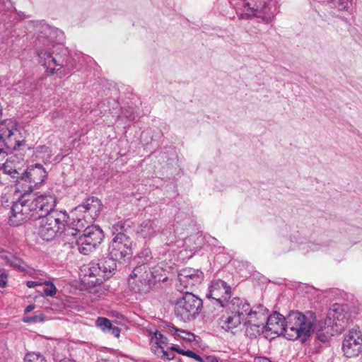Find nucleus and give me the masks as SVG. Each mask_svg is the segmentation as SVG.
<instances>
[{
  "label": "nucleus",
  "instance_id": "1",
  "mask_svg": "<svg viewBox=\"0 0 362 362\" xmlns=\"http://www.w3.org/2000/svg\"><path fill=\"white\" fill-rule=\"evenodd\" d=\"M151 252L144 249L136 257L138 265L133 269L129 279L131 288L136 293H146L156 282V276L151 271Z\"/></svg>",
  "mask_w": 362,
  "mask_h": 362
},
{
  "label": "nucleus",
  "instance_id": "2",
  "mask_svg": "<svg viewBox=\"0 0 362 362\" xmlns=\"http://www.w3.org/2000/svg\"><path fill=\"white\" fill-rule=\"evenodd\" d=\"M349 317L343 307L334 304L329 310L327 317L317 326L316 335L317 339L325 342L334 335L341 334L348 325Z\"/></svg>",
  "mask_w": 362,
  "mask_h": 362
},
{
  "label": "nucleus",
  "instance_id": "3",
  "mask_svg": "<svg viewBox=\"0 0 362 362\" xmlns=\"http://www.w3.org/2000/svg\"><path fill=\"white\" fill-rule=\"evenodd\" d=\"M314 321L315 317L312 312L303 313L298 310L291 311L286 316V338L305 341L314 330Z\"/></svg>",
  "mask_w": 362,
  "mask_h": 362
},
{
  "label": "nucleus",
  "instance_id": "4",
  "mask_svg": "<svg viewBox=\"0 0 362 362\" xmlns=\"http://www.w3.org/2000/svg\"><path fill=\"white\" fill-rule=\"evenodd\" d=\"M126 230L124 221H118L112 226L114 237L109 246V255L112 260L120 262L132 255V240L125 233Z\"/></svg>",
  "mask_w": 362,
  "mask_h": 362
},
{
  "label": "nucleus",
  "instance_id": "5",
  "mask_svg": "<svg viewBox=\"0 0 362 362\" xmlns=\"http://www.w3.org/2000/svg\"><path fill=\"white\" fill-rule=\"evenodd\" d=\"M42 218L38 234L43 240H50L63 233L69 216L66 211H54Z\"/></svg>",
  "mask_w": 362,
  "mask_h": 362
},
{
  "label": "nucleus",
  "instance_id": "6",
  "mask_svg": "<svg viewBox=\"0 0 362 362\" xmlns=\"http://www.w3.org/2000/svg\"><path fill=\"white\" fill-rule=\"evenodd\" d=\"M202 304L201 298L186 291L177 299L175 305V314L184 322L191 321L201 312Z\"/></svg>",
  "mask_w": 362,
  "mask_h": 362
},
{
  "label": "nucleus",
  "instance_id": "7",
  "mask_svg": "<svg viewBox=\"0 0 362 362\" xmlns=\"http://www.w3.org/2000/svg\"><path fill=\"white\" fill-rule=\"evenodd\" d=\"M102 209L103 204L98 198L88 197L72 211L77 221L76 226L83 228L86 224L93 222L100 216Z\"/></svg>",
  "mask_w": 362,
  "mask_h": 362
},
{
  "label": "nucleus",
  "instance_id": "8",
  "mask_svg": "<svg viewBox=\"0 0 362 362\" xmlns=\"http://www.w3.org/2000/svg\"><path fill=\"white\" fill-rule=\"evenodd\" d=\"M27 192H24L18 200L13 204L11 215L9 217L11 225L19 226L31 218H38L33 197Z\"/></svg>",
  "mask_w": 362,
  "mask_h": 362
},
{
  "label": "nucleus",
  "instance_id": "9",
  "mask_svg": "<svg viewBox=\"0 0 362 362\" xmlns=\"http://www.w3.org/2000/svg\"><path fill=\"white\" fill-rule=\"evenodd\" d=\"M47 177L45 169L40 164H35L27 168L25 172L21 175L20 179L16 180L18 190L30 192L45 182Z\"/></svg>",
  "mask_w": 362,
  "mask_h": 362
},
{
  "label": "nucleus",
  "instance_id": "10",
  "mask_svg": "<svg viewBox=\"0 0 362 362\" xmlns=\"http://www.w3.org/2000/svg\"><path fill=\"white\" fill-rule=\"evenodd\" d=\"M103 237V232L99 227L88 226L76 240L77 249L80 253L88 255L101 243Z\"/></svg>",
  "mask_w": 362,
  "mask_h": 362
},
{
  "label": "nucleus",
  "instance_id": "11",
  "mask_svg": "<svg viewBox=\"0 0 362 362\" xmlns=\"http://www.w3.org/2000/svg\"><path fill=\"white\" fill-rule=\"evenodd\" d=\"M231 296V288L226 282L221 279L211 281L209 293L206 294L208 298L214 300L220 307H226L228 299Z\"/></svg>",
  "mask_w": 362,
  "mask_h": 362
},
{
  "label": "nucleus",
  "instance_id": "12",
  "mask_svg": "<svg viewBox=\"0 0 362 362\" xmlns=\"http://www.w3.org/2000/svg\"><path fill=\"white\" fill-rule=\"evenodd\" d=\"M342 350L346 357L358 356L362 351V333L359 329H352L345 337Z\"/></svg>",
  "mask_w": 362,
  "mask_h": 362
},
{
  "label": "nucleus",
  "instance_id": "13",
  "mask_svg": "<svg viewBox=\"0 0 362 362\" xmlns=\"http://www.w3.org/2000/svg\"><path fill=\"white\" fill-rule=\"evenodd\" d=\"M244 13H240V18L247 17L264 18L267 13L271 0H244Z\"/></svg>",
  "mask_w": 362,
  "mask_h": 362
},
{
  "label": "nucleus",
  "instance_id": "14",
  "mask_svg": "<svg viewBox=\"0 0 362 362\" xmlns=\"http://www.w3.org/2000/svg\"><path fill=\"white\" fill-rule=\"evenodd\" d=\"M178 278L180 284L177 285V288L181 291L182 286L191 288L199 284L203 279V273L198 269L185 268L179 273Z\"/></svg>",
  "mask_w": 362,
  "mask_h": 362
},
{
  "label": "nucleus",
  "instance_id": "15",
  "mask_svg": "<svg viewBox=\"0 0 362 362\" xmlns=\"http://www.w3.org/2000/svg\"><path fill=\"white\" fill-rule=\"evenodd\" d=\"M168 339L163 334L156 332L151 339V349L157 356L164 360H172L175 358L173 353L168 352Z\"/></svg>",
  "mask_w": 362,
  "mask_h": 362
},
{
  "label": "nucleus",
  "instance_id": "16",
  "mask_svg": "<svg viewBox=\"0 0 362 362\" xmlns=\"http://www.w3.org/2000/svg\"><path fill=\"white\" fill-rule=\"evenodd\" d=\"M33 199L38 218L47 216L52 212L56 211L54 209L56 206L57 200L54 194H42L37 197H33Z\"/></svg>",
  "mask_w": 362,
  "mask_h": 362
},
{
  "label": "nucleus",
  "instance_id": "17",
  "mask_svg": "<svg viewBox=\"0 0 362 362\" xmlns=\"http://www.w3.org/2000/svg\"><path fill=\"white\" fill-rule=\"evenodd\" d=\"M266 320V324L264 323L266 331H269L277 335L283 334L286 337V317H284L279 313H274L267 317Z\"/></svg>",
  "mask_w": 362,
  "mask_h": 362
},
{
  "label": "nucleus",
  "instance_id": "18",
  "mask_svg": "<svg viewBox=\"0 0 362 362\" xmlns=\"http://www.w3.org/2000/svg\"><path fill=\"white\" fill-rule=\"evenodd\" d=\"M160 230V221L158 219H146L138 225L136 233L143 238L151 239L155 237Z\"/></svg>",
  "mask_w": 362,
  "mask_h": 362
},
{
  "label": "nucleus",
  "instance_id": "19",
  "mask_svg": "<svg viewBox=\"0 0 362 362\" xmlns=\"http://www.w3.org/2000/svg\"><path fill=\"white\" fill-rule=\"evenodd\" d=\"M38 56L40 58V62L46 69V72L48 73L49 75H53L62 67V65L59 64L57 59L53 57L52 54L49 52L41 50L38 52Z\"/></svg>",
  "mask_w": 362,
  "mask_h": 362
},
{
  "label": "nucleus",
  "instance_id": "20",
  "mask_svg": "<svg viewBox=\"0 0 362 362\" xmlns=\"http://www.w3.org/2000/svg\"><path fill=\"white\" fill-rule=\"evenodd\" d=\"M226 306L228 310L233 313V314L238 315L243 320L245 319L250 309V304L239 298H233L226 303Z\"/></svg>",
  "mask_w": 362,
  "mask_h": 362
},
{
  "label": "nucleus",
  "instance_id": "21",
  "mask_svg": "<svg viewBox=\"0 0 362 362\" xmlns=\"http://www.w3.org/2000/svg\"><path fill=\"white\" fill-rule=\"evenodd\" d=\"M244 321L238 315L228 310L226 316L222 317L221 327L226 331H231L238 327Z\"/></svg>",
  "mask_w": 362,
  "mask_h": 362
},
{
  "label": "nucleus",
  "instance_id": "22",
  "mask_svg": "<svg viewBox=\"0 0 362 362\" xmlns=\"http://www.w3.org/2000/svg\"><path fill=\"white\" fill-rule=\"evenodd\" d=\"M168 334L173 336L175 339L180 338L187 341H192L195 339L193 333L187 332L184 329H177L173 325H168L166 327Z\"/></svg>",
  "mask_w": 362,
  "mask_h": 362
},
{
  "label": "nucleus",
  "instance_id": "23",
  "mask_svg": "<svg viewBox=\"0 0 362 362\" xmlns=\"http://www.w3.org/2000/svg\"><path fill=\"white\" fill-rule=\"evenodd\" d=\"M6 262L14 269L20 271L25 272L30 275H33L34 270L31 268H29L28 264L23 262L21 259L12 256L11 257L6 258Z\"/></svg>",
  "mask_w": 362,
  "mask_h": 362
},
{
  "label": "nucleus",
  "instance_id": "24",
  "mask_svg": "<svg viewBox=\"0 0 362 362\" xmlns=\"http://www.w3.org/2000/svg\"><path fill=\"white\" fill-rule=\"evenodd\" d=\"M244 324L246 326V334L250 338L257 337L265 330L264 324L259 323V322L247 323V322L245 321Z\"/></svg>",
  "mask_w": 362,
  "mask_h": 362
},
{
  "label": "nucleus",
  "instance_id": "25",
  "mask_svg": "<svg viewBox=\"0 0 362 362\" xmlns=\"http://www.w3.org/2000/svg\"><path fill=\"white\" fill-rule=\"evenodd\" d=\"M114 261L115 260H112L110 258V259L109 260L101 261L100 263H98L97 265L99 272H98L97 275L100 276V273L102 272L103 277L107 278L109 275L112 272V271L115 270V263L114 262Z\"/></svg>",
  "mask_w": 362,
  "mask_h": 362
},
{
  "label": "nucleus",
  "instance_id": "26",
  "mask_svg": "<svg viewBox=\"0 0 362 362\" xmlns=\"http://www.w3.org/2000/svg\"><path fill=\"white\" fill-rule=\"evenodd\" d=\"M266 319L267 315L264 312L259 310L257 311L250 308L245 320L247 323H251L252 322H259V323L264 324Z\"/></svg>",
  "mask_w": 362,
  "mask_h": 362
},
{
  "label": "nucleus",
  "instance_id": "27",
  "mask_svg": "<svg viewBox=\"0 0 362 362\" xmlns=\"http://www.w3.org/2000/svg\"><path fill=\"white\" fill-rule=\"evenodd\" d=\"M0 170H2L5 174L9 175L11 177L16 178V180L20 179L21 175L13 166V162L8 160H6L2 163Z\"/></svg>",
  "mask_w": 362,
  "mask_h": 362
},
{
  "label": "nucleus",
  "instance_id": "28",
  "mask_svg": "<svg viewBox=\"0 0 362 362\" xmlns=\"http://www.w3.org/2000/svg\"><path fill=\"white\" fill-rule=\"evenodd\" d=\"M34 154L37 158L42 160L45 163L49 161L51 158V151L46 146H37L35 150Z\"/></svg>",
  "mask_w": 362,
  "mask_h": 362
},
{
  "label": "nucleus",
  "instance_id": "29",
  "mask_svg": "<svg viewBox=\"0 0 362 362\" xmlns=\"http://www.w3.org/2000/svg\"><path fill=\"white\" fill-rule=\"evenodd\" d=\"M23 362H47L45 357L37 352H30L25 354Z\"/></svg>",
  "mask_w": 362,
  "mask_h": 362
},
{
  "label": "nucleus",
  "instance_id": "30",
  "mask_svg": "<svg viewBox=\"0 0 362 362\" xmlns=\"http://www.w3.org/2000/svg\"><path fill=\"white\" fill-rule=\"evenodd\" d=\"M97 327H100L103 332H107L112 325L111 322L105 317H98L95 322Z\"/></svg>",
  "mask_w": 362,
  "mask_h": 362
},
{
  "label": "nucleus",
  "instance_id": "31",
  "mask_svg": "<svg viewBox=\"0 0 362 362\" xmlns=\"http://www.w3.org/2000/svg\"><path fill=\"white\" fill-rule=\"evenodd\" d=\"M44 284L47 286L44 289L45 294L48 296H54L57 293V288L54 284L51 281H45Z\"/></svg>",
  "mask_w": 362,
  "mask_h": 362
},
{
  "label": "nucleus",
  "instance_id": "32",
  "mask_svg": "<svg viewBox=\"0 0 362 362\" xmlns=\"http://www.w3.org/2000/svg\"><path fill=\"white\" fill-rule=\"evenodd\" d=\"M45 320V315L42 314L35 315L33 316L25 317L23 318V322L27 323L42 322Z\"/></svg>",
  "mask_w": 362,
  "mask_h": 362
},
{
  "label": "nucleus",
  "instance_id": "33",
  "mask_svg": "<svg viewBox=\"0 0 362 362\" xmlns=\"http://www.w3.org/2000/svg\"><path fill=\"white\" fill-rule=\"evenodd\" d=\"M8 274L5 270H0V288H5L7 286Z\"/></svg>",
  "mask_w": 362,
  "mask_h": 362
},
{
  "label": "nucleus",
  "instance_id": "34",
  "mask_svg": "<svg viewBox=\"0 0 362 362\" xmlns=\"http://www.w3.org/2000/svg\"><path fill=\"white\" fill-rule=\"evenodd\" d=\"M351 4L349 0H339L338 3V8L339 10L341 11H346L348 10Z\"/></svg>",
  "mask_w": 362,
  "mask_h": 362
},
{
  "label": "nucleus",
  "instance_id": "35",
  "mask_svg": "<svg viewBox=\"0 0 362 362\" xmlns=\"http://www.w3.org/2000/svg\"><path fill=\"white\" fill-rule=\"evenodd\" d=\"M209 358H214V356H206L205 358H202L199 355L197 354L196 353H194V355L192 356V358L195 359L196 361H197L199 362H206L207 359H209Z\"/></svg>",
  "mask_w": 362,
  "mask_h": 362
},
{
  "label": "nucleus",
  "instance_id": "36",
  "mask_svg": "<svg viewBox=\"0 0 362 362\" xmlns=\"http://www.w3.org/2000/svg\"><path fill=\"white\" fill-rule=\"evenodd\" d=\"M107 333H110L111 334L114 335L116 337H118L120 334V330L117 327H112V325L110 327V329H108L107 332Z\"/></svg>",
  "mask_w": 362,
  "mask_h": 362
},
{
  "label": "nucleus",
  "instance_id": "37",
  "mask_svg": "<svg viewBox=\"0 0 362 362\" xmlns=\"http://www.w3.org/2000/svg\"><path fill=\"white\" fill-rule=\"evenodd\" d=\"M42 283L40 282H38V281H27L26 283V286L28 287V288H34L36 286H38V285H41Z\"/></svg>",
  "mask_w": 362,
  "mask_h": 362
},
{
  "label": "nucleus",
  "instance_id": "38",
  "mask_svg": "<svg viewBox=\"0 0 362 362\" xmlns=\"http://www.w3.org/2000/svg\"><path fill=\"white\" fill-rule=\"evenodd\" d=\"M194 353V352H193L192 351H190V350H187V351L183 350L182 352V355L192 358Z\"/></svg>",
  "mask_w": 362,
  "mask_h": 362
},
{
  "label": "nucleus",
  "instance_id": "39",
  "mask_svg": "<svg viewBox=\"0 0 362 362\" xmlns=\"http://www.w3.org/2000/svg\"><path fill=\"white\" fill-rule=\"evenodd\" d=\"M170 349L172 350V351H175L177 352L180 354H182V352L183 351V349H180L178 346H177L175 345H173V346H170Z\"/></svg>",
  "mask_w": 362,
  "mask_h": 362
},
{
  "label": "nucleus",
  "instance_id": "40",
  "mask_svg": "<svg viewBox=\"0 0 362 362\" xmlns=\"http://www.w3.org/2000/svg\"><path fill=\"white\" fill-rule=\"evenodd\" d=\"M255 362H270V361L264 357H257L255 358Z\"/></svg>",
  "mask_w": 362,
  "mask_h": 362
},
{
  "label": "nucleus",
  "instance_id": "41",
  "mask_svg": "<svg viewBox=\"0 0 362 362\" xmlns=\"http://www.w3.org/2000/svg\"><path fill=\"white\" fill-rule=\"evenodd\" d=\"M34 308H35L34 305H33V304L29 305L25 308V313H28L31 312L33 310H34Z\"/></svg>",
  "mask_w": 362,
  "mask_h": 362
},
{
  "label": "nucleus",
  "instance_id": "42",
  "mask_svg": "<svg viewBox=\"0 0 362 362\" xmlns=\"http://www.w3.org/2000/svg\"><path fill=\"white\" fill-rule=\"evenodd\" d=\"M206 362H223L221 360H220L218 358L214 356V358H209L207 359Z\"/></svg>",
  "mask_w": 362,
  "mask_h": 362
},
{
  "label": "nucleus",
  "instance_id": "43",
  "mask_svg": "<svg viewBox=\"0 0 362 362\" xmlns=\"http://www.w3.org/2000/svg\"><path fill=\"white\" fill-rule=\"evenodd\" d=\"M59 362H76L72 358H65L64 360H61Z\"/></svg>",
  "mask_w": 362,
  "mask_h": 362
},
{
  "label": "nucleus",
  "instance_id": "44",
  "mask_svg": "<svg viewBox=\"0 0 362 362\" xmlns=\"http://www.w3.org/2000/svg\"><path fill=\"white\" fill-rule=\"evenodd\" d=\"M127 117L128 118V119L129 121H132L135 119L134 115H127Z\"/></svg>",
  "mask_w": 362,
  "mask_h": 362
},
{
  "label": "nucleus",
  "instance_id": "45",
  "mask_svg": "<svg viewBox=\"0 0 362 362\" xmlns=\"http://www.w3.org/2000/svg\"><path fill=\"white\" fill-rule=\"evenodd\" d=\"M96 362H107V361H106V360H100V361H98Z\"/></svg>",
  "mask_w": 362,
  "mask_h": 362
}]
</instances>
